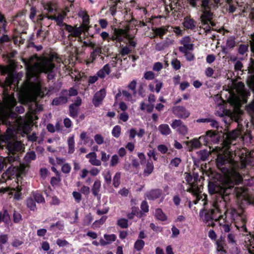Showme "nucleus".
Masks as SVG:
<instances>
[{
	"label": "nucleus",
	"instance_id": "31",
	"mask_svg": "<svg viewBox=\"0 0 254 254\" xmlns=\"http://www.w3.org/2000/svg\"><path fill=\"white\" fill-rule=\"evenodd\" d=\"M32 197L37 203H42L45 202V198L43 196L38 192H33Z\"/></svg>",
	"mask_w": 254,
	"mask_h": 254
},
{
	"label": "nucleus",
	"instance_id": "2",
	"mask_svg": "<svg viewBox=\"0 0 254 254\" xmlns=\"http://www.w3.org/2000/svg\"><path fill=\"white\" fill-rule=\"evenodd\" d=\"M26 68V81L22 87L24 93L23 102L33 105L30 109L31 113L27 115L26 118L21 119L17 123L18 129L24 134H27L31 129L34 121L33 113H36L42 110V106L37 103V100L42 98L47 92L46 89L42 87L39 74L42 72L48 73L49 80L54 78L55 74L53 69L55 65L51 58H31L29 61L23 60Z\"/></svg>",
	"mask_w": 254,
	"mask_h": 254
},
{
	"label": "nucleus",
	"instance_id": "54",
	"mask_svg": "<svg viewBox=\"0 0 254 254\" xmlns=\"http://www.w3.org/2000/svg\"><path fill=\"white\" fill-rule=\"evenodd\" d=\"M136 86V81L135 80L131 81L127 86V87L133 91V95H135L136 94V92L135 91Z\"/></svg>",
	"mask_w": 254,
	"mask_h": 254
},
{
	"label": "nucleus",
	"instance_id": "50",
	"mask_svg": "<svg viewBox=\"0 0 254 254\" xmlns=\"http://www.w3.org/2000/svg\"><path fill=\"white\" fill-rule=\"evenodd\" d=\"M15 81V79L12 75H9L8 77H6L5 80V84L7 86H9L11 87V86L12 84L14 85V82Z\"/></svg>",
	"mask_w": 254,
	"mask_h": 254
},
{
	"label": "nucleus",
	"instance_id": "42",
	"mask_svg": "<svg viewBox=\"0 0 254 254\" xmlns=\"http://www.w3.org/2000/svg\"><path fill=\"white\" fill-rule=\"evenodd\" d=\"M78 109L75 105H70L69 106L70 116L73 118L77 116Z\"/></svg>",
	"mask_w": 254,
	"mask_h": 254
},
{
	"label": "nucleus",
	"instance_id": "27",
	"mask_svg": "<svg viewBox=\"0 0 254 254\" xmlns=\"http://www.w3.org/2000/svg\"><path fill=\"white\" fill-rule=\"evenodd\" d=\"M10 220V216L6 210H4L2 211H0V223L4 222L8 223Z\"/></svg>",
	"mask_w": 254,
	"mask_h": 254
},
{
	"label": "nucleus",
	"instance_id": "35",
	"mask_svg": "<svg viewBox=\"0 0 254 254\" xmlns=\"http://www.w3.org/2000/svg\"><path fill=\"white\" fill-rule=\"evenodd\" d=\"M121 176V173L117 172L113 177V185L115 188H118L120 185Z\"/></svg>",
	"mask_w": 254,
	"mask_h": 254
},
{
	"label": "nucleus",
	"instance_id": "11",
	"mask_svg": "<svg viewBox=\"0 0 254 254\" xmlns=\"http://www.w3.org/2000/svg\"><path fill=\"white\" fill-rule=\"evenodd\" d=\"M106 96V91L105 89H101L97 91L94 95L92 102L94 106L98 107L102 103L104 98Z\"/></svg>",
	"mask_w": 254,
	"mask_h": 254
},
{
	"label": "nucleus",
	"instance_id": "62",
	"mask_svg": "<svg viewBox=\"0 0 254 254\" xmlns=\"http://www.w3.org/2000/svg\"><path fill=\"white\" fill-rule=\"evenodd\" d=\"M13 217V221L15 223H19L22 219L21 214L16 211L14 212Z\"/></svg>",
	"mask_w": 254,
	"mask_h": 254
},
{
	"label": "nucleus",
	"instance_id": "14",
	"mask_svg": "<svg viewBox=\"0 0 254 254\" xmlns=\"http://www.w3.org/2000/svg\"><path fill=\"white\" fill-rule=\"evenodd\" d=\"M213 14L209 10H203V13L200 16V20L202 23L204 25L207 24L209 22L212 26L214 25L213 22L211 21L212 18Z\"/></svg>",
	"mask_w": 254,
	"mask_h": 254
},
{
	"label": "nucleus",
	"instance_id": "5",
	"mask_svg": "<svg viewBox=\"0 0 254 254\" xmlns=\"http://www.w3.org/2000/svg\"><path fill=\"white\" fill-rule=\"evenodd\" d=\"M185 180L189 185V188L187 189V191L191 193L192 194L196 196V200L193 201L194 204H196L199 200L202 199L204 201L206 198V195L203 194L201 195L202 187L201 185L198 184L200 180L198 179V175L196 174L191 176L190 174L185 173Z\"/></svg>",
	"mask_w": 254,
	"mask_h": 254
},
{
	"label": "nucleus",
	"instance_id": "61",
	"mask_svg": "<svg viewBox=\"0 0 254 254\" xmlns=\"http://www.w3.org/2000/svg\"><path fill=\"white\" fill-rule=\"evenodd\" d=\"M57 244L60 247H65L69 245V243L67 241L61 239H58L57 240Z\"/></svg>",
	"mask_w": 254,
	"mask_h": 254
},
{
	"label": "nucleus",
	"instance_id": "38",
	"mask_svg": "<svg viewBox=\"0 0 254 254\" xmlns=\"http://www.w3.org/2000/svg\"><path fill=\"white\" fill-rule=\"evenodd\" d=\"M184 124L183 122L180 120H174L172 121L171 126L174 129L177 131L178 129L180 128Z\"/></svg>",
	"mask_w": 254,
	"mask_h": 254
},
{
	"label": "nucleus",
	"instance_id": "13",
	"mask_svg": "<svg viewBox=\"0 0 254 254\" xmlns=\"http://www.w3.org/2000/svg\"><path fill=\"white\" fill-rule=\"evenodd\" d=\"M245 246L248 249L249 254H254V235H247L245 238Z\"/></svg>",
	"mask_w": 254,
	"mask_h": 254
},
{
	"label": "nucleus",
	"instance_id": "19",
	"mask_svg": "<svg viewBox=\"0 0 254 254\" xmlns=\"http://www.w3.org/2000/svg\"><path fill=\"white\" fill-rule=\"evenodd\" d=\"M111 72L110 67L109 64H105L102 68L100 69L97 73V75L99 78H104L107 75H108Z\"/></svg>",
	"mask_w": 254,
	"mask_h": 254
},
{
	"label": "nucleus",
	"instance_id": "23",
	"mask_svg": "<svg viewBox=\"0 0 254 254\" xmlns=\"http://www.w3.org/2000/svg\"><path fill=\"white\" fill-rule=\"evenodd\" d=\"M229 102L231 105L238 108L241 104V99L238 96L233 94L231 96Z\"/></svg>",
	"mask_w": 254,
	"mask_h": 254
},
{
	"label": "nucleus",
	"instance_id": "55",
	"mask_svg": "<svg viewBox=\"0 0 254 254\" xmlns=\"http://www.w3.org/2000/svg\"><path fill=\"white\" fill-rule=\"evenodd\" d=\"M166 31L167 29H165V28H158L155 29V33L157 35L161 37L165 34Z\"/></svg>",
	"mask_w": 254,
	"mask_h": 254
},
{
	"label": "nucleus",
	"instance_id": "20",
	"mask_svg": "<svg viewBox=\"0 0 254 254\" xmlns=\"http://www.w3.org/2000/svg\"><path fill=\"white\" fill-rule=\"evenodd\" d=\"M44 8L49 13H56L57 11V6L56 4L53 2H48L43 4Z\"/></svg>",
	"mask_w": 254,
	"mask_h": 254
},
{
	"label": "nucleus",
	"instance_id": "48",
	"mask_svg": "<svg viewBox=\"0 0 254 254\" xmlns=\"http://www.w3.org/2000/svg\"><path fill=\"white\" fill-rule=\"evenodd\" d=\"M95 142L98 145L102 144L104 142V139L103 136L100 134H96L94 136Z\"/></svg>",
	"mask_w": 254,
	"mask_h": 254
},
{
	"label": "nucleus",
	"instance_id": "6",
	"mask_svg": "<svg viewBox=\"0 0 254 254\" xmlns=\"http://www.w3.org/2000/svg\"><path fill=\"white\" fill-rule=\"evenodd\" d=\"M16 104V100L12 95L5 96L4 103L0 102V124L7 125V119L15 115L11 112V109Z\"/></svg>",
	"mask_w": 254,
	"mask_h": 254
},
{
	"label": "nucleus",
	"instance_id": "30",
	"mask_svg": "<svg viewBox=\"0 0 254 254\" xmlns=\"http://www.w3.org/2000/svg\"><path fill=\"white\" fill-rule=\"evenodd\" d=\"M101 186V181L100 180H97L95 181L92 188V191L94 195L96 196L98 194Z\"/></svg>",
	"mask_w": 254,
	"mask_h": 254
},
{
	"label": "nucleus",
	"instance_id": "28",
	"mask_svg": "<svg viewBox=\"0 0 254 254\" xmlns=\"http://www.w3.org/2000/svg\"><path fill=\"white\" fill-rule=\"evenodd\" d=\"M181 43L184 46L188 48L190 51L193 49V45L190 43V38L189 37H185L181 41Z\"/></svg>",
	"mask_w": 254,
	"mask_h": 254
},
{
	"label": "nucleus",
	"instance_id": "45",
	"mask_svg": "<svg viewBox=\"0 0 254 254\" xmlns=\"http://www.w3.org/2000/svg\"><path fill=\"white\" fill-rule=\"evenodd\" d=\"M121 131V127L119 126H116L114 127L112 134V135L116 138H118L120 134Z\"/></svg>",
	"mask_w": 254,
	"mask_h": 254
},
{
	"label": "nucleus",
	"instance_id": "37",
	"mask_svg": "<svg viewBox=\"0 0 254 254\" xmlns=\"http://www.w3.org/2000/svg\"><path fill=\"white\" fill-rule=\"evenodd\" d=\"M35 159L36 154L33 151H31L27 152L24 157V160L27 162H30L31 161L35 160Z\"/></svg>",
	"mask_w": 254,
	"mask_h": 254
},
{
	"label": "nucleus",
	"instance_id": "64",
	"mask_svg": "<svg viewBox=\"0 0 254 254\" xmlns=\"http://www.w3.org/2000/svg\"><path fill=\"white\" fill-rule=\"evenodd\" d=\"M157 149L159 152H160L162 154L166 153L168 150V147L165 145L164 144L159 145L157 146Z\"/></svg>",
	"mask_w": 254,
	"mask_h": 254
},
{
	"label": "nucleus",
	"instance_id": "26",
	"mask_svg": "<svg viewBox=\"0 0 254 254\" xmlns=\"http://www.w3.org/2000/svg\"><path fill=\"white\" fill-rule=\"evenodd\" d=\"M87 32L86 30H83V28L81 27V26H79L78 27H74L72 33L70 35L75 37H78L80 41H81V37H80V35L81 34L82 32H84V33Z\"/></svg>",
	"mask_w": 254,
	"mask_h": 254
},
{
	"label": "nucleus",
	"instance_id": "3",
	"mask_svg": "<svg viewBox=\"0 0 254 254\" xmlns=\"http://www.w3.org/2000/svg\"><path fill=\"white\" fill-rule=\"evenodd\" d=\"M240 129H236L226 135L225 139L220 146H215L210 151L211 153H216L217 156L216 159L217 167L224 170L226 169L225 173V180L222 184L228 188L233 190L235 185L240 183L242 180V176L237 172L236 169L240 168L244 169L247 165L246 159L241 158V162L238 163L234 157L239 154L238 152H232L230 145L233 144L234 140L241 135Z\"/></svg>",
	"mask_w": 254,
	"mask_h": 254
},
{
	"label": "nucleus",
	"instance_id": "10",
	"mask_svg": "<svg viewBox=\"0 0 254 254\" xmlns=\"http://www.w3.org/2000/svg\"><path fill=\"white\" fill-rule=\"evenodd\" d=\"M127 36L128 35L126 30L121 29H115L114 34L112 36L111 39L113 41L116 40L118 42H122L126 38H127Z\"/></svg>",
	"mask_w": 254,
	"mask_h": 254
},
{
	"label": "nucleus",
	"instance_id": "43",
	"mask_svg": "<svg viewBox=\"0 0 254 254\" xmlns=\"http://www.w3.org/2000/svg\"><path fill=\"white\" fill-rule=\"evenodd\" d=\"M0 23H1V27L0 26V29L1 30V33L2 32H5V31H6L5 28H6V25L7 24V22L5 19L4 15H2L0 12Z\"/></svg>",
	"mask_w": 254,
	"mask_h": 254
},
{
	"label": "nucleus",
	"instance_id": "17",
	"mask_svg": "<svg viewBox=\"0 0 254 254\" xmlns=\"http://www.w3.org/2000/svg\"><path fill=\"white\" fill-rule=\"evenodd\" d=\"M86 157L89 159V163L92 165L99 166L101 165V161L97 159V155L94 152L86 154Z\"/></svg>",
	"mask_w": 254,
	"mask_h": 254
},
{
	"label": "nucleus",
	"instance_id": "63",
	"mask_svg": "<svg viewBox=\"0 0 254 254\" xmlns=\"http://www.w3.org/2000/svg\"><path fill=\"white\" fill-rule=\"evenodd\" d=\"M101 161H103V162H107V161L109 160V158H110V155L109 154H107L105 151H102L101 152Z\"/></svg>",
	"mask_w": 254,
	"mask_h": 254
},
{
	"label": "nucleus",
	"instance_id": "7",
	"mask_svg": "<svg viewBox=\"0 0 254 254\" xmlns=\"http://www.w3.org/2000/svg\"><path fill=\"white\" fill-rule=\"evenodd\" d=\"M65 16L66 13L63 11L61 13H55V14L53 15H49L47 14H46L45 15H40L39 16V19L42 20L44 17H46L48 19L55 20L58 26L62 27H64L65 24L64 23V19L65 18Z\"/></svg>",
	"mask_w": 254,
	"mask_h": 254
},
{
	"label": "nucleus",
	"instance_id": "18",
	"mask_svg": "<svg viewBox=\"0 0 254 254\" xmlns=\"http://www.w3.org/2000/svg\"><path fill=\"white\" fill-rule=\"evenodd\" d=\"M183 24L186 29L192 30L195 28V22L190 17H185Z\"/></svg>",
	"mask_w": 254,
	"mask_h": 254
},
{
	"label": "nucleus",
	"instance_id": "46",
	"mask_svg": "<svg viewBox=\"0 0 254 254\" xmlns=\"http://www.w3.org/2000/svg\"><path fill=\"white\" fill-rule=\"evenodd\" d=\"M119 162V156L116 155H113L111 159L110 165L111 167L116 166Z\"/></svg>",
	"mask_w": 254,
	"mask_h": 254
},
{
	"label": "nucleus",
	"instance_id": "49",
	"mask_svg": "<svg viewBox=\"0 0 254 254\" xmlns=\"http://www.w3.org/2000/svg\"><path fill=\"white\" fill-rule=\"evenodd\" d=\"M61 181V176L52 177L51 179V184L53 187L57 186Z\"/></svg>",
	"mask_w": 254,
	"mask_h": 254
},
{
	"label": "nucleus",
	"instance_id": "9",
	"mask_svg": "<svg viewBox=\"0 0 254 254\" xmlns=\"http://www.w3.org/2000/svg\"><path fill=\"white\" fill-rule=\"evenodd\" d=\"M172 112L177 117L182 119H186L190 115V112L185 107L177 106L173 107Z\"/></svg>",
	"mask_w": 254,
	"mask_h": 254
},
{
	"label": "nucleus",
	"instance_id": "40",
	"mask_svg": "<svg viewBox=\"0 0 254 254\" xmlns=\"http://www.w3.org/2000/svg\"><path fill=\"white\" fill-rule=\"evenodd\" d=\"M82 18V24L80 26L81 27L83 28V30L88 31L89 29V18L88 15L85 17H84Z\"/></svg>",
	"mask_w": 254,
	"mask_h": 254
},
{
	"label": "nucleus",
	"instance_id": "39",
	"mask_svg": "<svg viewBox=\"0 0 254 254\" xmlns=\"http://www.w3.org/2000/svg\"><path fill=\"white\" fill-rule=\"evenodd\" d=\"M122 94L124 97H125V99L127 101L131 102V103H133L135 101V99H134L133 98V95H131L130 93H129L128 91L126 90H123L122 91Z\"/></svg>",
	"mask_w": 254,
	"mask_h": 254
},
{
	"label": "nucleus",
	"instance_id": "8",
	"mask_svg": "<svg viewBox=\"0 0 254 254\" xmlns=\"http://www.w3.org/2000/svg\"><path fill=\"white\" fill-rule=\"evenodd\" d=\"M199 139H203V144L207 145L208 143L210 141L214 143L218 142L219 140V136L214 131H208L205 136H200Z\"/></svg>",
	"mask_w": 254,
	"mask_h": 254
},
{
	"label": "nucleus",
	"instance_id": "60",
	"mask_svg": "<svg viewBox=\"0 0 254 254\" xmlns=\"http://www.w3.org/2000/svg\"><path fill=\"white\" fill-rule=\"evenodd\" d=\"M8 241V236L7 234L0 235V244L5 245Z\"/></svg>",
	"mask_w": 254,
	"mask_h": 254
},
{
	"label": "nucleus",
	"instance_id": "41",
	"mask_svg": "<svg viewBox=\"0 0 254 254\" xmlns=\"http://www.w3.org/2000/svg\"><path fill=\"white\" fill-rule=\"evenodd\" d=\"M144 245L145 243L144 241L142 240H137L134 243V248L136 251H139L143 248Z\"/></svg>",
	"mask_w": 254,
	"mask_h": 254
},
{
	"label": "nucleus",
	"instance_id": "57",
	"mask_svg": "<svg viewBox=\"0 0 254 254\" xmlns=\"http://www.w3.org/2000/svg\"><path fill=\"white\" fill-rule=\"evenodd\" d=\"M171 64H172L173 67L175 70H178L181 67V63L177 59H174V60H172V61L171 62Z\"/></svg>",
	"mask_w": 254,
	"mask_h": 254
},
{
	"label": "nucleus",
	"instance_id": "59",
	"mask_svg": "<svg viewBox=\"0 0 254 254\" xmlns=\"http://www.w3.org/2000/svg\"><path fill=\"white\" fill-rule=\"evenodd\" d=\"M144 77L147 80H152L155 77V74L152 71H146L144 74Z\"/></svg>",
	"mask_w": 254,
	"mask_h": 254
},
{
	"label": "nucleus",
	"instance_id": "29",
	"mask_svg": "<svg viewBox=\"0 0 254 254\" xmlns=\"http://www.w3.org/2000/svg\"><path fill=\"white\" fill-rule=\"evenodd\" d=\"M64 228V223L61 221H59L57 222L55 224H52L50 226V230L53 231H56L57 230L63 231Z\"/></svg>",
	"mask_w": 254,
	"mask_h": 254
},
{
	"label": "nucleus",
	"instance_id": "16",
	"mask_svg": "<svg viewBox=\"0 0 254 254\" xmlns=\"http://www.w3.org/2000/svg\"><path fill=\"white\" fill-rule=\"evenodd\" d=\"M105 240L103 238L100 239V245L105 246L107 245L111 244L112 242H115L116 240V236L115 234H105L104 235Z\"/></svg>",
	"mask_w": 254,
	"mask_h": 254
},
{
	"label": "nucleus",
	"instance_id": "32",
	"mask_svg": "<svg viewBox=\"0 0 254 254\" xmlns=\"http://www.w3.org/2000/svg\"><path fill=\"white\" fill-rule=\"evenodd\" d=\"M35 201V200L32 197H29L27 199V206L31 210L35 211L37 209Z\"/></svg>",
	"mask_w": 254,
	"mask_h": 254
},
{
	"label": "nucleus",
	"instance_id": "51",
	"mask_svg": "<svg viewBox=\"0 0 254 254\" xmlns=\"http://www.w3.org/2000/svg\"><path fill=\"white\" fill-rule=\"evenodd\" d=\"M118 225L122 228H127L128 227V221L126 219L122 218L118 221Z\"/></svg>",
	"mask_w": 254,
	"mask_h": 254
},
{
	"label": "nucleus",
	"instance_id": "36",
	"mask_svg": "<svg viewBox=\"0 0 254 254\" xmlns=\"http://www.w3.org/2000/svg\"><path fill=\"white\" fill-rule=\"evenodd\" d=\"M154 166L152 162L148 161L146 164V168L144 170V174L146 176L150 175L153 170Z\"/></svg>",
	"mask_w": 254,
	"mask_h": 254
},
{
	"label": "nucleus",
	"instance_id": "24",
	"mask_svg": "<svg viewBox=\"0 0 254 254\" xmlns=\"http://www.w3.org/2000/svg\"><path fill=\"white\" fill-rule=\"evenodd\" d=\"M80 138L84 145H87L89 143L91 145L93 144V140L89 136L87 133L85 131H82L80 133Z\"/></svg>",
	"mask_w": 254,
	"mask_h": 254
},
{
	"label": "nucleus",
	"instance_id": "1",
	"mask_svg": "<svg viewBox=\"0 0 254 254\" xmlns=\"http://www.w3.org/2000/svg\"><path fill=\"white\" fill-rule=\"evenodd\" d=\"M208 190L210 193L215 194V200L213 203V208L210 211L201 210L199 216L203 221L212 227L215 222L221 226L225 232H229L230 226L234 223L238 229L247 231L246 227V217L244 211L243 205H249L254 203L253 196L244 190L241 189V192L238 191L239 199H242L241 206L238 209L231 207L230 203L232 190L224 186H216L209 184Z\"/></svg>",
	"mask_w": 254,
	"mask_h": 254
},
{
	"label": "nucleus",
	"instance_id": "47",
	"mask_svg": "<svg viewBox=\"0 0 254 254\" xmlns=\"http://www.w3.org/2000/svg\"><path fill=\"white\" fill-rule=\"evenodd\" d=\"M153 109V105L150 106L148 104L142 102L140 104V109L142 111L146 110L148 112H152Z\"/></svg>",
	"mask_w": 254,
	"mask_h": 254
},
{
	"label": "nucleus",
	"instance_id": "53",
	"mask_svg": "<svg viewBox=\"0 0 254 254\" xmlns=\"http://www.w3.org/2000/svg\"><path fill=\"white\" fill-rule=\"evenodd\" d=\"M107 216H103L100 220L95 221L93 224V226L94 227H99L105 222Z\"/></svg>",
	"mask_w": 254,
	"mask_h": 254
},
{
	"label": "nucleus",
	"instance_id": "25",
	"mask_svg": "<svg viewBox=\"0 0 254 254\" xmlns=\"http://www.w3.org/2000/svg\"><path fill=\"white\" fill-rule=\"evenodd\" d=\"M160 132L164 135H168L171 132V130L167 124H162L158 127Z\"/></svg>",
	"mask_w": 254,
	"mask_h": 254
},
{
	"label": "nucleus",
	"instance_id": "52",
	"mask_svg": "<svg viewBox=\"0 0 254 254\" xmlns=\"http://www.w3.org/2000/svg\"><path fill=\"white\" fill-rule=\"evenodd\" d=\"M235 46V41L234 38L230 37L228 38L226 41V47L227 48H232Z\"/></svg>",
	"mask_w": 254,
	"mask_h": 254
},
{
	"label": "nucleus",
	"instance_id": "34",
	"mask_svg": "<svg viewBox=\"0 0 254 254\" xmlns=\"http://www.w3.org/2000/svg\"><path fill=\"white\" fill-rule=\"evenodd\" d=\"M155 215L158 219L161 221H165L167 220V216L161 209L158 208L156 209Z\"/></svg>",
	"mask_w": 254,
	"mask_h": 254
},
{
	"label": "nucleus",
	"instance_id": "12",
	"mask_svg": "<svg viewBox=\"0 0 254 254\" xmlns=\"http://www.w3.org/2000/svg\"><path fill=\"white\" fill-rule=\"evenodd\" d=\"M146 196L149 200H155L157 198H161L162 200L164 199L165 195L163 193L162 190L155 189L147 192Z\"/></svg>",
	"mask_w": 254,
	"mask_h": 254
},
{
	"label": "nucleus",
	"instance_id": "44",
	"mask_svg": "<svg viewBox=\"0 0 254 254\" xmlns=\"http://www.w3.org/2000/svg\"><path fill=\"white\" fill-rule=\"evenodd\" d=\"M197 154L199 159L202 161L205 160L208 156V152L205 150H200Z\"/></svg>",
	"mask_w": 254,
	"mask_h": 254
},
{
	"label": "nucleus",
	"instance_id": "33",
	"mask_svg": "<svg viewBox=\"0 0 254 254\" xmlns=\"http://www.w3.org/2000/svg\"><path fill=\"white\" fill-rule=\"evenodd\" d=\"M67 101V99L65 97L60 96L59 98H55L52 102V104L54 105H59L60 104H63L66 103Z\"/></svg>",
	"mask_w": 254,
	"mask_h": 254
},
{
	"label": "nucleus",
	"instance_id": "22",
	"mask_svg": "<svg viewBox=\"0 0 254 254\" xmlns=\"http://www.w3.org/2000/svg\"><path fill=\"white\" fill-rule=\"evenodd\" d=\"M68 145V153L72 154L75 150L74 136H69L67 140Z\"/></svg>",
	"mask_w": 254,
	"mask_h": 254
},
{
	"label": "nucleus",
	"instance_id": "4",
	"mask_svg": "<svg viewBox=\"0 0 254 254\" xmlns=\"http://www.w3.org/2000/svg\"><path fill=\"white\" fill-rule=\"evenodd\" d=\"M15 130L10 128H7L4 134H0V143L1 142L7 143V148L10 154L9 155L14 156H18L16 155L17 152L21 151L23 147V144L20 141H14Z\"/></svg>",
	"mask_w": 254,
	"mask_h": 254
},
{
	"label": "nucleus",
	"instance_id": "21",
	"mask_svg": "<svg viewBox=\"0 0 254 254\" xmlns=\"http://www.w3.org/2000/svg\"><path fill=\"white\" fill-rule=\"evenodd\" d=\"M186 143L191 144L190 150L192 149H198L201 147L202 144H203V139L200 140L198 138H194L190 140L189 142H186Z\"/></svg>",
	"mask_w": 254,
	"mask_h": 254
},
{
	"label": "nucleus",
	"instance_id": "15",
	"mask_svg": "<svg viewBox=\"0 0 254 254\" xmlns=\"http://www.w3.org/2000/svg\"><path fill=\"white\" fill-rule=\"evenodd\" d=\"M18 157L17 156H14L13 157L9 155L7 158L0 157V171H1L5 166H6L7 163H11L12 162L17 160Z\"/></svg>",
	"mask_w": 254,
	"mask_h": 254
},
{
	"label": "nucleus",
	"instance_id": "58",
	"mask_svg": "<svg viewBox=\"0 0 254 254\" xmlns=\"http://www.w3.org/2000/svg\"><path fill=\"white\" fill-rule=\"evenodd\" d=\"M177 131L180 134L185 135L188 133V129L187 127L184 124L180 128L178 129Z\"/></svg>",
	"mask_w": 254,
	"mask_h": 254
},
{
	"label": "nucleus",
	"instance_id": "56",
	"mask_svg": "<svg viewBox=\"0 0 254 254\" xmlns=\"http://www.w3.org/2000/svg\"><path fill=\"white\" fill-rule=\"evenodd\" d=\"M71 171V166L68 163L64 164L62 167V171L65 174H68Z\"/></svg>",
	"mask_w": 254,
	"mask_h": 254
}]
</instances>
